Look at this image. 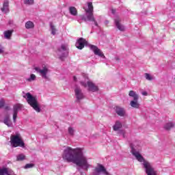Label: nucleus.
<instances>
[{
	"label": "nucleus",
	"mask_w": 175,
	"mask_h": 175,
	"mask_svg": "<svg viewBox=\"0 0 175 175\" xmlns=\"http://www.w3.org/2000/svg\"><path fill=\"white\" fill-rule=\"evenodd\" d=\"M83 148H72L67 146L63 152L62 158L66 162H72L77 166L81 167L85 172H88V169L92 165L88 163V159L84 155Z\"/></svg>",
	"instance_id": "obj_1"
},
{
	"label": "nucleus",
	"mask_w": 175,
	"mask_h": 175,
	"mask_svg": "<svg viewBox=\"0 0 175 175\" xmlns=\"http://www.w3.org/2000/svg\"><path fill=\"white\" fill-rule=\"evenodd\" d=\"M130 148L131 149V152L132 155L135 157V159H137L138 162H142L146 174L157 175V171H155V168H154L151 163L144 159V157L140 154V151H142V142L139 140L133 141L130 143Z\"/></svg>",
	"instance_id": "obj_2"
},
{
	"label": "nucleus",
	"mask_w": 175,
	"mask_h": 175,
	"mask_svg": "<svg viewBox=\"0 0 175 175\" xmlns=\"http://www.w3.org/2000/svg\"><path fill=\"white\" fill-rule=\"evenodd\" d=\"M23 98H27V103H29L37 113H40V107H39V103H38L36 97L32 96L31 93H27L25 96H23Z\"/></svg>",
	"instance_id": "obj_3"
},
{
	"label": "nucleus",
	"mask_w": 175,
	"mask_h": 175,
	"mask_svg": "<svg viewBox=\"0 0 175 175\" xmlns=\"http://www.w3.org/2000/svg\"><path fill=\"white\" fill-rule=\"evenodd\" d=\"M88 8L85 10V12L86 13L85 16H87L88 21H92L94 23L96 27H99L96 19H95V17L94 16V6L92 5V3H88Z\"/></svg>",
	"instance_id": "obj_4"
},
{
	"label": "nucleus",
	"mask_w": 175,
	"mask_h": 175,
	"mask_svg": "<svg viewBox=\"0 0 175 175\" xmlns=\"http://www.w3.org/2000/svg\"><path fill=\"white\" fill-rule=\"evenodd\" d=\"M11 146L12 147H23L24 148L25 144L20 138V135H12L11 136Z\"/></svg>",
	"instance_id": "obj_5"
},
{
	"label": "nucleus",
	"mask_w": 175,
	"mask_h": 175,
	"mask_svg": "<svg viewBox=\"0 0 175 175\" xmlns=\"http://www.w3.org/2000/svg\"><path fill=\"white\" fill-rule=\"evenodd\" d=\"M129 95L133 98V100H131L130 105L134 109H139L140 107V104H139V94H136V92L131 90L129 92Z\"/></svg>",
	"instance_id": "obj_6"
},
{
	"label": "nucleus",
	"mask_w": 175,
	"mask_h": 175,
	"mask_svg": "<svg viewBox=\"0 0 175 175\" xmlns=\"http://www.w3.org/2000/svg\"><path fill=\"white\" fill-rule=\"evenodd\" d=\"M34 70H36V72H37V73H39L40 76H41L42 79H44L45 80H49V76H47V73H49V68L46 66V65H43L42 66V68L39 67H35Z\"/></svg>",
	"instance_id": "obj_7"
},
{
	"label": "nucleus",
	"mask_w": 175,
	"mask_h": 175,
	"mask_svg": "<svg viewBox=\"0 0 175 175\" xmlns=\"http://www.w3.org/2000/svg\"><path fill=\"white\" fill-rule=\"evenodd\" d=\"M57 54L61 61H64V58L68 57V47L65 44H62L61 47L58 49Z\"/></svg>",
	"instance_id": "obj_8"
},
{
	"label": "nucleus",
	"mask_w": 175,
	"mask_h": 175,
	"mask_svg": "<svg viewBox=\"0 0 175 175\" xmlns=\"http://www.w3.org/2000/svg\"><path fill=\"white\" fill-rule=\"evenodd\" d=\"M80 84L85 88H86V87H88V90L91 91L92 92H96V91H98V86H96V85H94V83H92V81H88L87 83H85L84 81H81Z\"/></svg>",
	"instance_id": "obj_9"
},
{
	"label": "nucleus",
	"mask_w": 175,
	"mask_h": 175,
	"mask_svg": "<svg viewBox=\"0 0 175 175\" xmlns=\"http://www.w3.org/2000/svg\"><path fill=\"white\" fill-rule=\"evenodd\" d=\"M75 94L77 98L76 102L77 103H80V100H83V99L85 98L84 93H83V90L80 86H75Z\"/></svg>",
	"instance_id": "obj_10"
},
{
	"label": "nucleus",
	"mask_w": 175,
	"mask_h": 175,
	"mask_svg": "<svg viewBox=\"0 0 175 175\" xmlns=\"http://www.w3.org/2000/svg\"><path fill=\"white\" fill-rule=\"evenodd\" d=\"M87 40L85 39L81 38H79L75 44L76 48L79 49V50H83L84 46L88 44Z\"/></svg>",
	"instance_id": "obj_11"
},
{
	"label": "nucleus",
	"mask_w": 175,
	"mask_h": 175,
	"mask_svg": "<svg viewBox=\"0 0 175 175\" xmlns=\"http://www.w3.org/2000/svg\"><path fill=\"white\" fill-rule=\"evenodd\" d=\"M90 47L91 50L94 51L95 55H98V57H100L101 58H105V55L103 53H102V51H100L98 46L95 45H90Z\"/></svg>",
	"instance_id": "obj_12"
},
{
	"label": "nucleus",
	"mask_w": 175,
	"mask_h": 175,
	"mask_svg": "<svg viewBox=\"0 0 175 175\" xmlns=\"http://www.w3.org/2000/svg\"><path fill=\"white\" fill-rule=\"evenodd\" d=\"M23 107V105L21 104H16L15 105H14L13 107V121L14 122H15L16 118H17V114L18 113V111H20V110H21V108Z\"/></svg>",
	"instance_id": "obj_13"
},
{
	"label": "nucleus",
	"mask_w": 175,
	"mask_h": 175,
	"mask_svg": "<svg viewBox=\"0 0 175 175\" xmlns=\"http://www.w3.org/2000/svg\"><path fill=\"white\" fill-rule=\"evenodd\" d=\"M95 173L97 174H100V173H103V174L105 175H109V172H107V170H106V168L101 164H98V167H96L94 170Z\"/></svg>",
	"instance_id": "obj_14"
},
{
	"label": "nucleus",
	"mask_w": 175,
	"mask_h": 175,
	"mask_svg": "<svg viewBox=\"0 0 175 175\" xmlns=\"http://www.w3.org/2000/svg\"><path fill=\"white\" fill-rule=\"evenodd\" d=\"M115 111L116 114H118V116H120V117H125L126 114V111H125V109L120 106L115 107Z\"/></svg>",
	"instance_id": "obj_15"
},
{
	"label": "nucleus",
	"mask_w": 175,
	"mask_h": 175,
	"mask_svg": "<svg viewBox=\"0 0 175 175\" xmlns=\"http://www.w3.org/2000/svg\"><path fill=\"white\" fill-rule=\"evenodd\" d=\"M114 22L116 27L119 29V31H125V27L121 24V18H120V17H116Z\"/></svg>",
	"instance_id": "obj_16"
},
{
	"label": "nucleus",
	"mask_w": 175,
	"mask_h": 175,
	"mask_svg": "<svg viewBox=\"0 0 175 175\" xmlns=\"http://www.w3.org/2000/svg\"><path fill=\"white\" fill-rule=\"evenodd\" d=\"M3 123L5 125H7L9 128L13 126V123L12 122V120H10V114L7 113L3 120Z\"/></svg>",
	"instance_id": "obj_17"
},
{
	"label": "nucleus",
	"mask_w": 175,
	"mask_h": 175,
	"mask_svg": "<svg viewBox=\"0 0 175 175\" xmlns=\"http://www.w3.org/2000/svg\"><path fill=\"white\" fill-rule=\"evenodd\" d=\"M13 171L10 168L3 167L0 168V175H12Z\"/></svg>",
	"instance_id": "obj_18"
},
{
	"label": "nucleus",
	"mask_w": 175,
	"mask_h": 175,
	"mask_svg": "<svg viewBox=\"0 0 175 175\" xmlns=\"http://www.w3.org/2000/svg\"><path fill=\"white\" fill-rule=\"evenodd\" d=\"M1 10L3 13H9V1H4L3 8H1Z\"/></svg>",
	"instance_id": "obj_19"
},
{
	"label": "nucleus",
	"mask_w": 175,
	"mask_h": 175,
	"mask_svg": "<svg viewBox=\"0 0 175 175\" xmlns=\"http://www.w3.org/2000/svg\"><path fill=\"white\" fill-rule=\"evenodd\" d=\"M174 126V122H169L164 125V129H165V131H170V129H173Z\"/></svg>",
	"instance_id": "obj_20"
},
{
	"label": "nucleus",
	"mask_w": 175,
	"mask_h": 175,
	"mask_svg": "<svg viewBox=\"0 0 175 175\" xmlns=\"http://www.w3.org/2000/svg\"><path fill=\"white\" fill-rule=\"evenodd\" d=\"M122 128V123L120 121H116L115 125L113 126V131H120Z\"/></svg>",
	"instance_id": "obj_21"
},
{
	"label": "nucleus",
	"mask_w": 175,
	"mask_h": 175,
	"mask_svg": "<svg viewBox=\"0 0 175 175\" xmlns=\"http://www.w3.org/2000/svg\"><path fill=\"white\" fill-rule=\"evenodd\" d=\"M85 21V23H87L88 21V18L85 15H79L77 21L79 23V24H81V22L80 21Z\"/></svg>",
	"instance_id": "obj_22"
},
{
	"label": "nucleus",
	"mask_w": 175,
	"mask_h": 175,
	"mask_svg": "<svg viewBox=\"0 0 175 175\" xmlns=\"http://www.w3.org/2000/svg\"><path fill=\"white\" fill-rule=\"evenodd\" d=\"M13 32H14V30H13V29L4 31V36H5V39H10Z\"/></svg>",
	"instance_id": "obj_23"
},
{
	"label": "nucleus",
	"mask_w": 175,
	"mask_h": 175,
	"mask_svg": "<svg viewBox=\"0 0 175 175\" xmlns=\"http://www.w3.org/2000/svg\"><path fill=\"white\" fill-rule=\"evenodd\" d=\"M70 14L72 16H77V9L75 7H70L69 8Z\"/></svg>",
	"instance_id": "obj_24"
},
{
	"label": "nucleus",
	"mask_w": 175,
	"mask_h": 175,
	"mask_svg": "<svg viewBox=\"0 0 175 175\" xmlns=\"http://www.w3.org/2000/svg\"><path fill=\"white\" fill-rule=\"evenodd\" d=\"M33 27H35V25H33L32 21H27L25 23V28H27V29H31L33 28Z\"/></svg>",
	"instance_id": "obj_25"
},
{
	"label": "nucleus",
	"mask_w": 175,
	"mask_h": 175,
	"mask_svg": "<svg viewBox=\"0 0 175 175\" xmlns=\"http://www.w3.org/2000/svg\"><path fill=\"white\" fill-rule=\"evenodd\" d=\"M116 132H117V133H118V135H119L120 136H122V137L124 138V139H125V137H126V132H125V130H122V129H120V130H118V131H116Z\"/></svg>",
	"instance_id": "obj_26"
},
{
	"label": "nucleus",
	"mask_w": 175,
	"mask_h": 175,
	"mask_svg": "<svg viewBox=\"0 0 175 175\" xmlns=\"http://www.w3.org/2000/svg\"><path fill=\"white\" fill-rule=\"evenodd\" d=\"M51 29L52 35H55V32H57V29H55V26H54L53 23H51Z\"/></svg>",
	"instance_id": "obj_27"
},
{
	"label": "nucleus",
	"mask_w": 175,
	"mask_h": 175,
	"mask_svg": "<svg viewBox=\"0 0 175 175\" xmlns=\"http://www.w3.org/2000/svg\"><path fill=\"white\" fill-rule=\"evenodd\" d=\"M34 80H36V75L33 74H31L30 77L27 79V81H34Z\"/></svg>",
	"instance_id": "obj_28"
},
{
	"label": "nucleus",
	"mask_w": 175,
	"mask_h": 175,
	"mask_svg": "<svg viewBox=\"0 0 175 175\" xmlns=\"http://www.w3.org/2000/svg\"><path fill=\"white\" fill-rule=\"evenodd\" d=\"M24 159H25V155L23 154H21L17 156V161H24Z\"/></svg>",
	"instance_id": "obj_29"
},
{
	"label": "nucleus",
	"mask_w": 175,
	"mask_h": 175,
	"mask_svg": "<svg viewBox=\"0 0 175 175\" xmlns=\"http://www.w3.org/2000/svg\"><path fill=\"white\" fill-rule=\"evenodd\" d=\"M68 133L70 135V136L75 135V129L73 127H68Z\"/></svg>",
	"instance_id": "obj_30"
},
{
	"label": "nucleus",
	"mask_w": 175,
	"mask_h": 175,
	"mask_svg": "<svg viewBox=\"0 0 175 175\" xmlns=\"http://www.w3.org/2000/svg\"><path fill=\"white\" fill-rule=\"evenodd\" d=\"M25 5H33V0H24Z\"/></svg>",
	"instance_id": "obj_31"
},
{
	"label": "nucleus",
	"mask_w": 175,
	"mask_h": 175,
	"mask_svg": "<svg viewBox=\"0 0 175 175\" xmlns=\"http://www.w3.org/2000/svg\"><path fill=\"white\" fill-rule=\"evenodd\" d=\"M35 166V164L33 163H27L25 165V169H32Z\"/></svg>",
	"instance_id": "obj_32"
},
{
	"label": "nucleus",
	"mask_w": 175,
	"mask_h": 175,
	"mask_svg": "<svg viewBox=\"0 0 175 175\" xmlns=\"http://www.w3.org/2000/svg\"><path fill=\"white\" fill-rule=\"evenodd\" d=\"M145 77L146 79V80H148L149 81H152V77H151V75L148 73H146L145 74Z\"/></svg>",
	"instance_id": "obj_33"
},
{
	"label": "nucleus",
	"mask_w": 175,
	"mask_h": 175,
	"mask_svg": "<svg viewBox=\"0 0 175 175\" xmlns=\"http://www.w3.org/2000/svg\"><path fill=\"white\" fill-rule=\"evenodd\" d=\"M5 106V100H0V109H2Z\"/></svg>",
	"instance_id": "obj_34"
},
{
	"label": "nucleus",
	"mask_w": 175,
	"mask_h": 175,
	"mask_svg": "<svg viewBox=\"0 0 175 175\" xmlns=\"http://www.w3.org/2000/svg\"><path fill=\"white\" fill-rule=\"evenodd\" d=\"M5 53V50L3 47L0 48V54H3Z\"/></svg>",
	"instance_id": "obj_35"
},
{
	"label": "nucleus",
	"mask_w": 175,
	"mask_h": 175,
	"mask_svg": "<svg viewBox=\"0 0 175 175\" xmlns=\"http://www.w3.org/2000/svg\"><path fill=\"white\" fill-rule=\"evenodd\" d=\"M142 94L144 96H147V95H148V93L147 92H142Z\"/></svg>",
	"instance_id": "obj_36"
},
{
	"label": "nucleus",
	"mask_w": 175,
	"mask_h": 175,
	"mask_svg": "<svg viewBox=\"0 0 175 175\" xmlns=\"http://www.w3.org/2000/svg\"><path fill=\"white\" fill-rule=\"evenodd\" d=\"M111 12H112L113 14H116V10H112Z\"/></svg>",
	"instance_id": "obj_37"
},
{
	"label": "nucleus",
	"mask_w": 175,
	"mask_h": 175,
	"mask_svg": "<svg viewBox=\"0 0 175 175\" xmlns=\"http://www.w3.org/2000/svg\"><path fill=\"white\" fill-rule=\"evenodd\" d=\"M73 79H74V81H77V77H73Z\"/></svg>",
	"instance_id": "obj_38"
},
{
	"label": "nucleus",
	"mask_w": 175,
	"mask_h": 175,
	"mask_svg": "<svg viewBox=\"0 0 175 175\" xmlns=\"http://www.w3.org/2000/svg\"><path fill=\"white\" fill-rule=\"evenodd\" d=\"M81 175H85V174H84L83 172H80Z\"/></svg>",
	"instance_id": "obj_39"
},
{
	"label": "nucleus",
	"mask_w": 175,
	"mask_h": 175,
	"mask_svg": "<svg viewBox=\"0 0 175 175\" xmlns=\"http://www.w3.org/2000/svg\"><path fill=\"white\" fill-rule=\"evenodd\" d=\"M116 61H120V58L116 57Z\"/></svg>",
	"instance_id": "obj_40"
},
{
	"label": "nucleus",
	"mask_w": 175,
	"mask_h": 175,
	"mask_svg": "<svg viewBox=\"0 0 175 175\" xmlns=\"http://www.w3.org/2000/svg\"><path fill=\"white\" fill-rule=\"evenodd\" d=\"M5 109H6L7 110H9V107H6Z\"/></svg>",
	"instance_id": "obj_41"
},
{
	"label": "nucleus",
	"mask_w": 175,
	"mask_h": 175,
	"mask_svg": "<svg viewBox=\"0 0 175 175\" xmlns=\"http://www.w3.org/2000/svg\"><path fill=\"white\" fill-rule=\"evenodd\" d=\"M175 79V78H174Z\"/></svg>",
	"instance_id": "obj_42"
}]
</instances>
